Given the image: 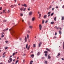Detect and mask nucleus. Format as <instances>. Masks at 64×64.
<instances>
[{
  "mask_svg": "<svg viewBox=\"0 0 64 64\" xmlns=\"http://www.w3.org/2000/svg\"><path fill=\"white\" fill-rule=\"evenodd\" d=\"M44 52V53H46V54L47 53H48V52L46 51Z\"/></svg>",
  "mask_w": 64,
  "mask_h": 64,
  "instance_id": "f3484780",
  "label": "nucleus"
},
{
  "mask_svg": "<svg viewBox=\"0 0 64 64\" xmlns=\"http://www.w3.org/2000/svg\"><path fill=\"white\" fill-rule=\"evenodd\" d=\"M32 62H33V61L32 60L30 61V64H32Z\"/></svg>",
  "mask_w": 64,
  "mask_h": 64,
  "instance_id": "4be33fe9",
  "label": "nucleus"
},
{
  "mask_svg": "<svg viewBox=\"0 0 64 64\" xmlns=\"http://www.w3.org/2000/svg\"><path fill=\"white\" fill-rule=\"evenodd\" d=\"M47 17V15H45L44 16V18H46Z\"/></svg>",
  "mask_w": 64,
  "mask_h": 64,
  "instance_id": "1a4fd4ad",
  "label": "nucleus"
},
{
  "mask_svg": "<svg viewBox=\"0 0 64 64\" xmlns=\"http://www.w3.org/2000/svg\"><path fill=\"white\" fill-rule=\"evenodd\" d=\"M44 58V57H43L42 58V59H43Z\"/></svg>",
  "mask_w": 64,
  "mask_h": 64,
  "instance_id": "774afa93",
  "label": "nucleus"
},
{
  "mask_svg": "<svg viewBox=\"0 0 64 64\" xmlns=\"http://www.w3.org/2000/svg\"><path fill=\"white\" fill-rule=\"evenodd\" d=\"M27 37L28 39H29V35H28V34L27 35Z\"/></svg>",
  "mask_w": 64,
  "mask_h": 64,
  "instance_id": "72a5a7b5",
  "label": "nucleus"
},
{
  "mask_svg": "<svg viewBox=\"0 0 64 64\" xmlns=\"http://www.w3.org/2000/svg\"><path fill=\"white\" fill-rule=\"evenodd\" d=\"M3 31H6V29H4L3 30Z\"/></svg>",
  "mask_w": 64,
  "mask_h": 64,
  "instance_id": "8fccbe9b",
  "label": "nucleus"
},
{
  "mask_svg": "<svg viewBox=\"0 0 64 64\" xmlns=\"http://www.w3.org/2000/svg\"><path fill=\"white\" fill-rule=\"evenodd\" d=\"M32 21H34V20H35V18H33L32 19Z\"/></svg>",
  "mask_w": 64,
  "mask_h": 64,
  "instance_id": "dca6fc26",
  "label": "nucleus"
},
{
  "mask_svg": "<svg viewBox=\"0 0 64 64\" xmlns=\"http://www.w3.org/2000/svg\"><path fill=\"white\" fill-rule=\"evenodd\" d=\"M25 55H26V54H24L23 55V56H25Z\"/></svg>",
  "mask_w": 64,
  "mask_h": 64,
  "instance_id": "69168bd1",
  "label": "nucleus"
},
{
  "mask_svg": "<svg viewBox=\"0 0 64 64\" xmlns=\"http://www.w3.org/2000/svg\"><path fill=\"white\" fill-rule=\"evenodd\" d=\"M60 53H58V55H57V56H60Z\"/></svg>",
  "mask_w": 64,
  "mask_h": 64,
  "instance_id": "4468645a",
  "label": "nucleus"
},
{
  "mask_svg": "<svg viewBox=\"0 0 64 64\" xmlns=\"http://www.w3.org/2000/svg\"><path fill=\"white\" fill-rule=\"evenodd\" d=\"M4 35H2V38L3 37H4Z\"/></svg>",
  "mask_w": 64,
  "mask_h": 64,
  "instance_id": "c9c22d12",
  "label": "nucleus"
},
{
  "mask_svg": "<svg viewBox=\"0 0 64 64\" xmlns=\"http://www.w3.org/2000/svg\"><path fill=\"white\" fill-rule=\"evenodd\" d=\"M32 12H30L29 13V15H32Z\"/></svg>",
  "mask_w": 64,
  "mask_h": 64,
  "instance_id": "7ed1b4c3",
  "label": "nucleus"
},
{
  "mask_svg": "<svg viewBox=\"0 0 64 64\" xmlns=\"http://www.w3.org/2000/svg\"><path fill=\"white\" fill-rule=\"evenodd\" d=\"M28 33H30V31L28 30Z\"/></svg>",
  "mask_w": 64,
  "mask_h": 64,
  "instance_id": "864d4df0",
  "label": "nucleus"
},
{
  "mask_svg": "<svg viewBox=\"0 0 64 64\" xmlns=\"http://www.w3.org/2000/svg\"><path fill=\"white\" fill-rule=\"evenodd\" d=\"M17 0H14V1H15V2L16 3V1Z\"/></svg>",
  "mask_w": 64,
  "mask_h": 64,
  "instance_id": "bf43d9fd",
  "label": "nucleus"
},
{
  "mask_svg": "<svg viewBox=\"0 0 64 64\" xmlns=\"http://www.w3.org/2000/svg\"><path fill=\"white\" fill-rule=\"evenodd\" d=\"M54 23V22H51V24H53Z\"/></svg>",
  "mask_w": 64,
  "mask_h": 64,
  "instance_id": "412c9836",
  "label": "nucleus"
},
{
  "mask_svg": "<svg viewBox=\"0 0 64 64\" xmlns=\"http://www.w3.org/2000/svg\"><path fill=\"white\" fill-rule=\"evenodd\" d=\"M62 8H64V5L62 6Z\"/></svg>",
  "mask_w": 64,
  "mask_h": 64,
  "instance_id": "e2e57ef3",
  "label": "nucleus"
},
{
  "mask_svg": "<svg viewBox=\"0 0 64 64\" xmlns=\"http://www.w3.org/2000/svg\"><path fill=\"white\" fill-rule=\"evenodd\" d=\"M28 11H29V10H30V8H28Z\"/></svg>",
  "mask_w": 64,
  "mask_h": 64,
  "instance_id": "0e129e2a",
  "label": "nucleus"
},
{
  "mask_svg": "<svg viewBox=\"0 0 64 64\" xmlns=\"http://www.w3.org/2000/svg\"><path fill=\"white\" fill-rule=\"evenodd\" d=\"M6 21H7L6 20H4V22H6Z\"/></svg>",
  "mask_w": 64,
  "mask_h": 64,
  "instance_id": "ea45409f",
  "label": "nucleus"
},
{
  "mask_svg": "<svg viewBox=\"0 0 64 64\" xmlns=\"http://www.w3.org/2000/svg\"><path fill=\"white\" fill-rule=\"evenodd\" d=\"M45 56H47V54H45Z\"/></svg>",
  "mask_w": 64,
  "mask_h": 64,
  "instance_id": "37998d69",
  "label": "nucleus"
},
{
  "mask_svg": "<svg viewBox=\"0 0 64 64\" xmlns=\"http://www.w3.org/2000/svg\"><path fill=\"white\" fill-rule=\"evenodd\" d=\"M46 50H47L48 51H49V52H50V50L48 48H46Z\"/></svg>",
  "mask_w": 64,
  "mask_h": 64,
  "instance_id": "0eeeda50",
  "label": "nucleus"
},
{
  "mask_svg": "<svg viewBox=\"0 0 64 64\" xmlns=\"http://www.w3.org/2000/svg\"><path fill=\"white\" fill-rule=\"evenodd\" d=\"M5 10H4L3 12V13H4V12H5Z\"/></svg>",
  "mask_w": 64,
  "mask_h": 64,
  "instance_id": "603ef678",
  "label": "nucleus"
},
{
  "mask_svg": "<svg viewBox=\"0 0 64 64\" xmlns=\"http://www.w3.org/2000/svg\"><path fill=\"white\" fill-rule=\"evenodd\" d=\"M54 20L56 21V17H54Z\"/></svg>",
  "mask_w": 64,
  "mask_h": 64,
  "instance_id": "a211bd4d",
  "label": "nucleus"
},
{
  "mask_svg": "<svg viewBox=\"0 0 64 64\" xmlns=\"http://www.w3.org/2000/svg\"><path fill=\"white\" fill-rule=\"evenodd\" d=\"M57 33L55 32V35H57Z\"/></svg>",
  "mask_w": 64,
  "mask_h": 64,
  "instance_id": "5fc2aeb1",
  "label": "nucleus"
},
{
  "mask_svg": "<svg viewBox=\"0 0 64 64\" xmlns=\"http://www.w3.org/2000/svg\"><path fill=\"white\" fill-rule=\"evenodd\" d=\"M55 28H56L57 29H59V28H57V26H55Z\"/></svg>",
  "mask_w": 64,
  "mask_h": 64,
  "instance_id": "393cba45",
  "label": "nucleus"
},
{
  "mask_svg": "<svg viewBox=\"0 0 64 64\" xmlns=\"http://www.w3.org/2000/svg\"><path fill=\"white\" fill-rule=\"evenodd\" d=\"M35 46H36V45H35V44H34V46H33L34 47H35Z\"/></svg>",
  "mask_w": 64,
  "mask_h": 64,
  "instance_id": "f704fd0d",
  "label": "nucleus"
},
{
  "mask_svg": "<svg viewBox=\"0 0 64 64\" xmlns=\"http://www.w3.org/2000/svg\"><path fill=\"white\" fill-rule=\"evenodd\" d=\"M9 60L10 62H12V58H9Z\"/></svg>",
  "mask_w": 64,
  "mask_h": 64,
  "instance_id": "39448f33",
  "label": "nucleus"
},
{
  "mask_svg": "<svg viewBox=\"0 0 64 64\" xmlns=\"http://www.w3.org/2000/svg\"><path fill=\"white\" fill-rule=\"evenodd\" d=\"M14 6H15V7H16V6L15 4H14V6L12 5H11V6H10V7H11V8H14Z\"/></svg>",
  "mask_w": 64,
  "mask_h": 64,
  "instance_id": "f257e3e1",
  "label": "nucleus"
},
{
  "mask_svg": "<svg viewBox=\"0 0 64 64\" xmlns=\"http://www.w3.org/2000/svg\"><path fill=\"white\" fill-rule=\"evenodd\" d=\"M20 15H21V16H23V14H20Z\"/></svg>",
  "mask_w": 64,
  "mask_h": 64,
  "instance_id": "3c124183",
  "label": "nucleus"
},
{
  "mask_svg": "<svg viewBox=\"0 0 64 64\" xmlns=\"http://www.w3.org/2000/svg\"><path fill=\"white\" fill-rule=\"evenodd\" d=\"M9 12H10V10H8V13H9Z\"/></svg>",
  "mask_w": 64,
  "mask_h": 64,
  "instance_id": "6e6d98bb",
  "label": "nucleus"
},
{
  "mask_svg": "<svg viewBox=\"0 0 64 64\" xmlns=\"http://www.w3.org/2000/svg\"><path fill=\"white\" fill-rule=\"evenodd\" d=\"M4 32H2V35H3V34H4Z\"/></svg>",
  "mask_w": 64,
  "mask_h": 64,
  "instance_id": "473e14b6",
  "label": "nucleus"
},
{
  "mask_svg": "<svg viewBox=\"0 0 64 64\" xmlns=\"http://www.w3.org/2000/svg\"><path fill=\"white\" fill-rule=\"evenodd\" d=\"M48 14H51V12H48Z\"/></svg>",
  "mask_w": 64,
  "mask_h": 64,
  "instance_id": "5701e85b",
  "label": "nucleus"
},
{
  "mask_svg": "<svg viewBox=\"0 0 64 64\" xmlns=\"http://www.w3.org/2000/svg\"><path fill=\"white\" fill-rule=\"evenodd\" d=\"M41 14H40L39 15V17H41Z\"/></svg>",
  "mask_w": 64,
  "mask_h": 64,
  "instance_id": "a18cd8bd",
  "label": "nucleus"
},
{
  "mask_svg": "<svg viewBox=\"0 0 64 64\" xmlns=\"http://www.w3.org/2000/svg\"><path fill=\"white\" fill-rule=\"evenodd\" d=\"M30 45L29 46L28 48V50L29 49V48H30Z\"/></svg>",
  "mask_w": 64,
  "mask_h": 64,
  "instance_id": "9d476101",
  "label": "nucleus"
},
{
  "mask_svg": "<svg viewBox=\"0 0 64 64\" xmlns=\"http://www.w3.org/2000/svg\"><path fill=\"white\" fill-rule=\"evenodd\" d=\"M62 60H64V58H62Z\"/></svg>",
  "mask_w": 64,
  "mask_h": 64,
  "instance_id": "4d7b16f0",
  "label": "nucleus"
},
{
  "mask_svg": "<svg viewBox=\"0 0 64 64\" xmlns=\"http://www.w3.org/2000/svg\"><path fill=\"white\" fill-rule=\"evenodd\" d=\"M25 39H27V38L26 37V36L25 37Z\"/></svg>",
  "mask_w": 64,
  "mask_h": 64,
  "instance_id": "13d9d810",
  "label": "nucleus"
},
{
  "mask_svg": "<svg viewBox=\"0 0 64 64\" xmlns=\"http://www.w3.org/2000/svg\"><path fill=\"white\" fill-rule=\"evenodd\" d=\"M39 54H40V52H38L37 54L38 55H39Z\"/></svg>",
  "mask_w": 64,
  "mask_h": 64,
  "instance_id": "c85d7f7f",
  "label": "nucleus"
},
{
  "mask_svg": "<svg viewBox=\"0 0 64 64\" xmlns=\"http://www.w3.org/2000/svg\"><path fill=\"white\" fill-rule=\"evenodd\" d=\"M52 6L50 5V7H49V8H52Z\"/></svg>",
  "mask_w": 64,
  "mask_h": 64,
  "instance_id": "7c9ffc66",
  "label": "nucleus"
},
{
  "mask_svg": "<svg viewBox=\"0 0 64 64\" xmlns=\"http://www.w3.org/2000/svg\"><path fill=\"white\" fill-rule=\"evenodd\" d=\"M41 44H42V42H40V44L38 45V47H40L41 46Z\"/></svg>",
  "mask_w": 64,
  "mask_h": 64,
  "instance_id": "20e7f679",
  "label": "nucleus"
},
{
  "mask_svg": "<svg viewBox=\"0 0 64 64\" xmlns=\"http://www.w3.org/2000/svg\"><path fill=\"white\" fill-rule=\"evenodd\" d=\"M5 42L6 43H8V41H6Z\"/></svg>",
  "mask_w": 64,
  "mask_h": 64,
  "instance_id": "e433bc0d",
  "label": "nucleus"
},
{
  "mask_svg": "<svg viewBox=\"0 0 64 64\" xmlns=\"http://www.w3.org/2000/svg\"><path fill=\"white\" fill-rule=\"evenodd\" d=\"M39 27H40V30H41V29L42 28V26L41 24H40L39 26Z\"/></svg>",
  "mask_w": 64,
  "mask_h": 64,
  "instance_id": "f03ea898",
  "label": "nucleus"
},
{
  "mask_svg": "<svg viewBox=\"0 0 64 64\" xmlns=\"http://www.w3.org/2000/svg\"><path fill=\"white\" fill-rule=\"evenodd\" d=\"M8 63H10V61H9V60H8Z\"/></svg>",
  "mask_w": 64,
  "mask_h": 64,
  "instance_id": "052dcab7",
  "label": "nucleus"
},
{
  "mask_svg": "<svg viewBox=\"0 0 64 64\" xmlns=\"http://www.w3.org/2000/svg\"><path fill=\"white\" fill-rule=\"evenodd\" d=\"M48 20H46V22H45V23H47V22H48Z\"/></svg>",
  "mask_w": 64,
  "mask_h": 64,
  "instance_id": "c03bdc74",
  "label": "nucleus"
},
{
  "mask_svg": "<svg viewBox=\"0 0 64 64\" xmlns=\"http://www.w3.org/2000/svg\"><path fill=\"white\" fill-rule=\"evenodd\" d=\"M59 34H61V32L60 30L59 31Z\"/></svg>",
  "mask_w": 64,
  "mask_h": 64,
  "instance_id": "a19ab883",
  "label": "nucleus"
},
{
  "mask_svg": "<svg viewBox=\"0 0 64 64\" xmlns=\"http://www.w3.org/2000/svg\"><path fill=\"white\" fill-rule=\"evenodd\" d=\"M54 38H56V36H54Z\"/></svg>",
  "mask_w": 64,
  "mask_h": 64,
  "instance_id": "09e8293b",
  "label": "nucleus"
},
{
  "mask_svg": "<svg viewBox=\"0 0 64 64\" xmlns=\"http://www.w3.org/2000/svg\"><path fill=\"white\" fill-rule=\"evenodd\" d=\"M26 10V8H24V10H23L24 11H25Z\"/></svg>",
  "mask_w": 64,
  "mask_h": 64,
  "instance_id": "58836bf2",
  "label": "nucleus"
},
{
  "mask_svg": "<svg viewBox=\"0 0 64 64\" xmlns=\"http://www.w3.org/2000/svg\"><path fill=\"white\" fill-rule=\"evenodd\" d=\"M30 56L31 57H32V58H33L34 56V54H32L31 56Z\"/></svg>",
  "mask_w": 64,
  "mask_h": 64,
  "instance_id": "423d86ee",
  "label": "nucleus"
},
{
  "mask_svg": "<svg viewBox=\"0 0 64 64\" xmlns=\"http://www.w3.org/2000/svg\"><path fill=\"white\" fill-rule=\"evenodd\" d=\"M23 6H24V7H27V5H26V4H24L23 5Z\"/></svg>",
  "mask_w": 64,
  "mask_h": 64,
  "instance_id": "6e6552de",
  "label": "nucleus"
},
{
  "mask_svg": "<svg viewBox=\"0 0 64 64\" xmlns=\"http://www.w3.org/2000/svg\"><path fill=\"white\" fill-rule=\"evenodd\" d=\"M25 42H27V39H25Z\"/></svg>",
  "mask_w": 64,
  "mask_h": 64,
  "instance_id": "de8ad7c7",
  "label": "nucleus"
},
{
  "mask_svg": "<svg viewBox=\"0 0 64 64\" xmlns=\"http://www.w3.org/2000/svg\"><path fill=\"white\" fill-rule=\"evenodd\" d=\"M63 49H64V42H63Z\"/></svg>",
  "mask_w": 64,
  "mask_h": 64,
  "instance_id": "aec40b11",
  "label": "nucleus"
},
{
  "mask_svg": "<svg viewBox=\"0 0 64 64\" xmlns=\"http://www.w3.org/2000/svg\"><path fill=\"white\" fill-rule=\"evenodd\" d=\"M8 49V47H6L5 48V50H6V49Z\"/></svg>",
  "mask_w": 64,
  "mask_h": 64,
  "instance_id": "4c0bfd02",
  "label": "nucleus"
},
{
  "mask_svg": "<svg viewBox=\"0 0 64 64\" xmlns=\"http://www.w3.org/2000/svg\"><path fill=\"white\" fill-rule=\"evenodd\" d=\"M2 7H0V10H1V9H2Z\"/></svg>",
  "mask_w": 64,
  "mask_h": 64,
  "instance_id": "49530a36",
  "label": "nucleus"
},
{
  "mask_svg": "<svg viewBox=\"0 0 64 64\" xmlns=\"http://www.w3.org/2000/svg\"><path fill=\"white\" fill-rule=\"evenodd\" d=\"M28 25H30V22H28Z\"/></svg>",
  "mask_w": 64,
  "mask_h": 64,
  "instance_id": "6ab92c4d",
  "label": "nucleus"
},
{
  "mask_svg": "<svg viewBox=\"0 0 64 64\" xmlns=\"http://www.w3.org/2000/svg\"><path fill=\"white\" fill-rule=\"evenodd\" d=\"M48 59H50L51 58V56H48Z\"/></svg>",
  "mask_w": 64,
  "mask_h": 64,
  "instance_id": "f8f14e48",
  "label": "nucleus"
},
{
  "mask_svg": "<svg viewBox=\"0 0 64 64\" xmlns=\"http://www.w3.org/2000/svg\"><path fill=\"white\" fill-rule=\"evenodd\" d=\"M8 30V28H7V29H6V31H7Z\"/></svg>",
  "mask_w": 64,
  "mask_h": 64,
  "instance_id": "680f3d73",
  "label": "nucleus"
},
{
  "mask_svg": "<svg viewBox=\"0 0 64 64\" xmlns=\"http://www.w3.org/2000/svg\"><path fill=\"white\" fill-rule=\"evenodd\" d=\"M62 20H64V16H62Z\"/></svg>",
  "mask_w": 64,
  "mask_h": 64,
  "instance_id": "9b49d317",
  "label": "nucleus"
},
{
  "mask_svg": "<svg viewBox=\"0 0 64 64\" xmlns=\"http://www.w3.org/2000/svg\"><path fill=\"white\" fill-rule=\"evenodd\" d=\"M29 28H32V26H29Z\"/></svg>",
  "mask_w": 64,
  "mask_h": 64,
  "instance_id": "a878e982",
  "label": "nucleus"
},
{
  "mask_svg": "<svg viewBox=\"0 0 64 64\" xmlns=\"http://www.w3.org/2000/svg\"><path fill=\"white\" fill-rule=\"evenodd\" d=\"M23 9H24V8H22L20 9V10H21V11H22V10H23Z\"/></svg>",
  "mask_w": 64,
  "mask_h": 64,
  "instance_id": "ddd939ff",
  "label": "nucleus"
},
{
  "mask_svg": "<svg viewBox=\"0 0 64 64\" xmlns=\"http://www.w3.org/2000/svg\"><path fill=\"white\" fill-rule=\"evenodd\" d=\"M28 44H26V48H27V47H28Z\"/></svg>",
  "mask_w": 64,
  "mask_h": 64,
  "instance_id": "2eb2a0df",
  "label": "nucleus"
},
{
  "mask_svg": "<svg viewBox=\"0 0 64 64\" xmlns=\"http://www.w3.org/2000/svg\"><path fill=\"white\" fill-rule=\"evenodd\" d=\"M54 14V13H52L51 14V16H52Z\"/></svg>",
  "mask_w": 64,
  "mask_h": 64,
  "instance_id": "c756f323",
  "label": "nucleus"
},
{
  "mask_svg": "<svg viewBox=\"0 0 64 64\" xmlns=\"http://www.w3.org/2000/svg\"><path fill=\"white\" fill-rule=\"evenodd\" d=\"M18 60H17L16 62V64H17V63H18Z\"/></svg>",
  "mask_w": 64,
  "mask_h": 64,
  "instance_id": "cd10ccee",
  "label": "nucleus"
},
{
  "mask_svg": "<svg viewBox=\"0 0 64 64\" xmlns=\"http://www.w3.org/2000/svg\"><path fill=\"white\" fill-rule=\"evenodd\" d=\"M44 20H43L42 22V24H44Z\"/></svg>",
  "mask_w": 64,
  "mask_h": 64,
  "instance_id": "79ce46f5",
  "label": "nucleus"
},
{
  "mask_svg": "<svg viewBox=\"0 0 64 64\" xmlns=\"http://www.w3.org/2000/svg\"><path fill=\"white\" fill-rule=\"evenodd\" d=\"M54 8H52V10H54Z\"/></svg>",
  "mask_w": 64,
  "mask_h": 64,
  "instance_id": "338daca9",
  "label": "nucleus"
},
{
  "mask_svg": "<svg viewBox=\"0 0 64 64\" xmlns=\"http://www.w3.org/2000/svg\"><path fill=\"white\" fill-rule=\"evenodd\" d=\"M5 53H6V52H4L3 54L2 55H4L5 54Z\"/></svg>",
  "mask_w": 64,
  "mask_h": 64,
  "instance_id": "b1692460",
  "label": "nucleus"
},
{
  "mask_svg": "<svg viewBox=\"0 0 64 64\" xmlns=\"http://www.w3.org/2000/svg\"><path fill=\"white\" fill-rule=\"evenodd\" d=\"M44 63L46 64H47V61H45L44 62Z\"/></svg>",
  "mask_w": 64,
  "mask_h": 64,
  "instance_id": "bb28decb",
  "label": "nucleus"
},
{
  "mask_svg": "<svg viewBox=\"0 0 64 64\" xmlns=\"http://www.w3.org/2000/svg\"><path fill=\"white\" fill-rule=\"evenodd\" d=\"M15 54V53H14L12 54V56H14Z\"/></svg>",
  "mask_w": 64,
  "mask_h": 64,
  "instance_id": "2f4dec72",
  "label": "nucleus"
}]
</instances>
